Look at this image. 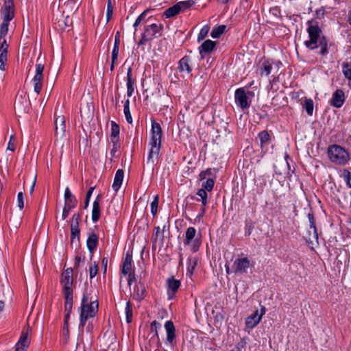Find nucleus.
I'll return each instance as SVG.
<instances>
[{
    "mask_svg": "<svg viewBox=\"0 0 351 351\" xmlns=\"http://www.w3.org/2000/svg\"><path fill=\"white\" fill-rule=\"evenodd\" d=\"M197 195L201 198L202 206H206L208 204V194L206 190L200 189L197 192Z\"/></svg>",
    "mask_w": 351,
    "mask_h": 351,
    "instance_id": "obj_33",
    "label": "nucleus"
},
{
    "mask_svg": "<svg viewBox=\"0 0 351 351\" xmlns=\"http://www.w3.org/2000/svg\"><path fill=\"white\" fill-rule=\"evenodd\" d=\"M111 132L110 136L111 140H118L120 128L118 124H117L114 121H111Z\"/></svg>",
    "mask_w": 351,
    "mask_h": 351,
    "instance_id": "obj_31",
    "label": "nucleus"
},
{
    "mask_svg": "<svg viewBox=\"0 0 351 351\" xmlns=\"http://www.w3.org/2000/svg\"><path fill=\"white\" fill-rule=\"evenodd\" d=\"M98 306L97 300H93L92 297L89 298L87 293L84 294L80 306V326H84L88 319L96 315Z\"/></svg>",
    "mask_w": 351,
    "mask_h": 351,
    "instance_id": "obj_2",
    "label": "nucleus"
},
{
    "mask_svg": "<svg viewBox=\"0 0 351 351\" xmlns=\"http://www.w3.org/2000/svg\"><path fill=\"white\" fill-rule=\"evenodd\" d=\"M61 284L63 287L64 294L73 293V269L67 268L62 274Z\"/></svg>",
    "mask_w": 351,
    "mask_h": 351,
    "instance_id": "obj_9",
    "label": "nucleus"
},
{
    "mask_svg": "<svg viewBox=\"0 0 351 351\" xmlns=\"http://www.w3.org/2000/svg\"><path fill=\"white\" fill-rule=\"evenodd\" d=\"M343 73L346 78L351 80V62L343 63Z\"/></svg>",
    "mask_w": 351,
    "mask_h": 351,
    "instance_id": "obj_37",
    "label": "nucleus"
},
{
    "mask_svg": "<svg viewBox=\"0 0 351 351\" xmlns=\"http://www.w3.org/2000/svg\"><path fill=\"white\" fill-rule=\"evenodd\" d=\"M134 82L127 81V95L128 97H131L134 93Z\"/></svg>",
    "mask_w": 351,
    "mask_h": 351,
    "instance_id": "obj_50",
    "label": "nucleus"
},
{
    "mask_svg": "<svg viewBox=\"0 0 351 351\" xmlns=\"http://www.w3.org/2000/svg\"><path fill=\"white\" fill-rule=\"evenodd\" d=\"M8 21H3L0 27V69L5 70L8 60V44L5 38L8 32Z\"/></svg>",
    "mask_w": 351,
    "mask_h": 351,
    "instance_id": "obj_5",
    "label": "nucleus"
},
{
    "mask_svg": "<svg viewBox=\"0 0 351 351\" xmlns=\"http://www.w3.org/2000/svg\"><path fill=\"white\" fill-rule=\"evenodd\" d=\"M304 108L306 110L308 115H312L313 112V101L311 99L306 98L304 100Z\"/></svg>",
    "mask_w": 351,
    "mask_h": 351,
    "instance_id": "obj_34",
    "label": "nucleus"
},
{
    "mask_svg": "<svg viewBox=\"0 0 351 351\" xmlns=\"http://www.w3.org/2000/svg\"><path fill=\"white\" fill-rule=\"evenodd\" d=\"M165 328L167 332V341L171 344L176 337V328L173 323L170 320L166 322Z\"/></svg>",
    "mask_w": 351,
    "mask_h": 351,
    "instance_id": "obj_20",
    "label": "nucleus"
},
{
    "mask_svg": "<svg viewBox=\"0 0 351 351\" xmlns=\"http://www.w3.org/2000/svg\"><path fill=\"white\" fill-rule=\"evenodd\" d=\"M226 29V26L225 25L215 27L211 32L210 36L213 38H218L225 32Z\"/></svg>",
    "mask_w": 351,
    "mask_h": 351,
    "instance_id": "obj_29",
    "label": "nucleus"
},
{
    "mask_svg": "<svg viewBox=\"0 0 351 351\" xmlns=\"http://www.w3.org/2000/svg\"><path fill=\"white\" fill-rule=\"evenodd\" d=\"M129 105H130V101H129V99H127L124 104L123 111H124V114H125V119H126L127 121L129 123H131L132 122V116L130 114Z\"/></svg>",
    "mask_w": 351,
    "mask_h": 351,
    "instance_id": "obj_36",
    "label": "nucleus"
},
{
    "mask_svg": "<svg viewBox=\"0 0 351 351\" xmlns=\"http://www.w3.org/2000/svg\"><path fill=\"white\" fill-rule=\"evenodd\" d=\"M162 128L160 124L155 121L152 122V138L149 143L151 146L147 157V163H154V158H157L161 145Z\"/></svg>",
    "mask_w": 351,
    "mask_h": 351,
    "instance_id": "obj_3",
    "label": "nucleus"
},
{
    "mask_svg": "<svg viewBox=\"0 0 351 351\" xmlns=\"http://www.w3.org/2000/svg\"><path fill=\"white\" fill-rule=\"evenodd\" d=\"M346 182H347V184L351 188V173L350 172H348V173H347Z\"/></svg>",
    "mask_w": 351,
    "mask_h": 351,
    "instance_id": "obj_64",
    "label": "nucleus"
},
{
    "mask_svg": "<svg viewBox=\"0 0 351 351\" xmlns=\"http://www.w3.org/2000/svg\"><path fill=\"white\" fill-rule=\"evenodd\" d=\"M234 99L236 104L242 109L247 108L250 106L248 98L244 88H240L236 90Z\"/></svg>",
    "mask_w": 351,
    "mask_h": 351,
    "instance_id": "obj_14",
    "label": "nucleus"
},
{
    "mask_svg": "<svg viewBox=\"0 0 351 351\" xmlns=\"http://www.w3.org/2000/svg\"><path fill=\"white\" fill-rule=\"evenodd\" d=\"M73 195H72L70 189L69 187H66L65 189V191H64V199H67V198H70L71 197H73Z\"/></svg>",
    "mask_w": 351,
    "mask_h": 351,
    "instance_id": "obj_59",
    "label": "nucleus"
},
{
    "mask_svg": "<svg viewBox=\"0 0 351 351\" xmlns=\"http://www.w3.org/2000/svg\"><path fill=\"white\" fill-rule=\"evenodd\" d=\"M80 228H71V241H74L75 238L77 241H79V234H80Z\"/></svg>",
    "mask_w": 351,
    "mask_h": 351,
    "instance_id": "obj_47",
    "label": "nucleus"
},
{
    "mask_svg": "<svg viewBox=\"0 0 351 351\" xmlns=\"http://www.w3.org/2000/svg\"><path fill=\"white\" fill-rule=\"evenodd\" d=\"M27 108V101L25 99L21 97L15 102V110L19 113L26 112Z\"/></svg>",
    "mask_w": 351,
    "mask_h": 351,
    "instance_id": "obj_25",
    "label": "nucleus"
},
{
    "mask_svg": "<svg viewBox=\"0 0 351 351\" xmlns=\"http://www.w3.org/2000/svg\"><path fill=\"white\" fill-rule=\"evenodd\" d=\"M308 217L309 223H310V229L313 230V239L309 237L308 240L312 243L315 241L317 243L318 234H317V230L315 228L313 216L311 214H308Z\"/></svg>",
    "mask_w": 351,
    "mask_h": 351,
    "instance_id": "obj_28",
    "label": "nucleus"
},
{
    "mask_svg": "<svg viewBox=\"0 0 351 351\" xmlns=\"http://www.w3.org/2000/svg\"><path fill=\"white\" fill-rule=\"evenodd\" d=\"M97 243L98 237L94 233L90 234L86 241L87 247L89 251L92 252L96 248Z\"/></svg>",
    "mask_w": 351,
    "mask_h": 351,
    "instance_id": "obj_27",
    "label": "nucleus"
},
{
    "mask_svg": "<svg viewBox=\"0 0 351 351\" xmlns=\"http://www.w3.org/2000/svg\"><path fill=\"white\" fill-rule=\"evenodd\" d=\"M100 217V197L97 196L93 204L92 220L96 222Z\"/></svg>",
    "mask_w": 351,
    "mask_h": 351,
    "instance_id": "obj_24",
    "label": "nucleus"
},
{
    "mask_svg": "<svg viewBox=\"0 0 351 351\" xmlns=\"http://www.w3.org/2000/svg\"><path fill=\"white\" fill-rule=\"evenodd\" d=\"M45 65L42 63H37L36 65V74L33 79L34 90L39 94L42 90L43 81V71Z\"/></svg>",
    "mask_w": 351,
    "mask_h": 351,
    "instance_id": "obj_10",
    "label": "nucleus"
},
{
    "mask_svg": "<svg viewBox=\"0 0 351 351\" xmlns=\"http://www.w3.org/2000/svg\"><path fill=\"white\" fill-rule=\"evenodd\" d=\"M160 327V324L157 321H153L151 323L150 328L151 331L154 333V336L157 337L158 341H159L158 328Z\"/></svg>",
    "mask_w": 351,
    "mask_h": 351,
    "instance_id": "obj_44",
    "label": "nucleus"
},
{
    "mask_svg": "<svg viewBox=\"0 0 351 351\" xmlns=\"http://www.w3.org/2000/svg\"><path fill=\"white\" fill-rule=\"evenodd\" d=\"M161 24L153 23L146 26L144 32L142 34L141 38L138 42L140 45H144L148 41L152 40L157 36V34L162 29Z\"/></svg>",
    "mask_w": 351,
    "mask_h": 351,
    "instance_id": "obj_6",
    "label": "nucleus"
},
{
    "mask_svg": "<svg viewBox=\"0 0 351 351\" xmlns=\"http://www.w3.org/2000/svg\"><path fill=\"white\" fill-rule=\"evenodd\" d=\"M271 69L272 66L271 64H269L268 62H265L263 64L262 68L261 69V74H265L266 75H268L271 73Z\"/></svg>",
    "mask_w": 351,
    "mask_h": 351,
    "instance_id": "obj_40",
    "label": "nucleus"
},
{
    "mask_svg": "<svg viewBox=\"0 0 351 351\" xmlns=\"http://www.w3.org/2000/svg\"><path fill=\"white\" fill-rule=\"evenodd\" d=\"M132 268V256L130 254L127 253L122 266V274L124 275L131 274Z\"/></svg>",
    "mask_w": 351,
    "mask_h": 351,
    "instance_id": "obj_23",
    "label": "nucleus"
},
{
    "mask_svg": "<svg viewBox=\"0 0 351 351\" xmlns=\"http://www.w3.org/2000/svg\"><path fill=\"white\" fill-rule=\"evenodd\" d=\"M147 12V10L144 11L143 13H141L138 16V18L136 19V20L135 21V22L134 23V27H136L140 25L141 21L145 19Z\"/></svg>",
    "mask_w": 351,
    "mask_h": 351,
    "instance_id": "obj_54",
    "label": "nucleus"
},
{
    "mask_svg": "<svg viewBox=\"0 0 351 351\" xmlns=\"http://www.w3.org/2000/svg\"><path fill=\"white\" fill-rule=\"evenodd\" d=\"M328 155L331 162L339 165L346 164L350 159L348 151L338 145L330 146L328 149Z\"/></svg>",
    "mask_w": 351,
    "mask_h": 351,
    "instance_id": "obj_4",
    "label": "nucleus"
},
{
    "mask_svg": "<svg viewBox=\"0 0 351 351\" xmlns=\"http://www.w3.org/2000/svg\"><path fill=\"white\" fill-rule=\"evenodd\" d=\"M265 313V308L263 306L261 309V312L256 310L253 314L248 316L245 320L246 327L248 328H253L255 327L260 322Z\"/></svg>",
    "mask_w": 351,
    "mask_h": 351,
    "instance_id": "obj_13",
    "label": "nucleus"
},
{
    "mask_svg": "<svg viewBox=\"0 0 351 351\" xmlns=\"http://www.w3.org/2000/svg\"><path fill=\"white\" fill-rule=\"evenodd\" d=\"M94 189V187H90L86 193L84 203V208H86L88 206L89 201Z\"/></svg>",
    "mask_w": 351,
    "mask_h": 351,
    "instance_id": "obj_52",
    "label": "nucleus"
},
{
    "mask_svg": "<svg viewBox=\"0 0 351 351\" xmlns=\"http://www.w3.org/2000/svg\"><path fill=\"white\" fill-rule=\"evenodd\" d=\"M82 257L80 256H75V263H74L75 267H79L80 263L82 261Z\"/></svg>",
    "mask_w": 351,
    "mask_h": 351,
    "instance_id": "obj_63",
    "label": "nucleus"
},
{
    "mask_svg": "<svg viewBox=\"0 0 351 351\" xmlns=\"http://www.w3.org/2000/svg\"><path fill=\"white\" fill-rule=\"evenodd\" d=\"M145 293L146 289L145 285L142 282H138L133 289V298L140 301L145 297Z\"/></svg>",
    "mask_w": 351,
    "mask_h": 351,
    "instance_id": "obj_18",
    "label": "nucleus"
},
{
    "mask_svg": "<svg viewBox=\"0 0 351 351\" xmlns=\"http://www.w3.org/2000/svg\"><path fill=\"white\" fill-rule=\"evenodd\" d=\"M135 277L132 274H128V283L129 286H131L132 282L134 280Z\"/></svg>",
    "mask_w": 351,
    "mask_h": 351,
    "instance_id": "obj_62",
    "label": "nucleus"
},
{
    "mask_svg": "<svg viewBox=\"0 0 351 351\" xmlns=\"http://www.w3.org/2000/svg\"><path fill=\"white\" fill-rule=\"evenodd\" d=\"M344 101L345 95L343 91L338 89L332 95L331 104L336 108H340L343 104Z\"/></svg>",
    "mask_w": 351,
    "mask_h": 351,
    "instance_id": "obj_17",
    "label": "nucleus"
},
{
    "mask_svg": "<svg viewBox=\"0 0 351 351\" xmlns=\"http://www.w3.org/2000/svg\"><path fill=\"white\" fill-rule=\"evenodd\" d=\"M251 266L252 265L248 258H238L233 263L234 272L235 274L246 273Z\"/></svg>",
    "mask_w": 351,
    "mask_h": 351,
    "instance_id": "obj_12",
    "label": "nucleus"
},
{
    "mask_svg": "<svg viewBox=\"0 0 351 351\" xmlns=\"http://www.w3.org/2000/svg\"><path fill=\"white\" fill-rule=\"evenodd\" d=\"M178 70L183 75H189L191 73V66L189 57L184 56L179 61Z\"/></svg>",
    "mask_w": 351,
    "mask_h": 351,
    "instance_id": "obj_19",
    "label": "nucleus"
},
{
    "mask_svg": "<svg viewBox=\"0 0 351 351\" xmlns=\"http://www.w3.org/2000/svg\"><path fill=\"white\" fill-rule=\"evenodd\" d=\"M98 272V264L94 262L89 268L90 278H93Z\"/></svg>",
    "mask_w": 351,
    "mask_h": 351,
    "instance_id": "obj_43",
    "label": "nucleus"
},
{
    "mask_svg": "<svg viewBox=\"0 0 351 351\" xmlns=\"http://www.w3.org/2000/svg\"><path fill=\"white\" fill-rule=\"evenodd\" d=\"M195 4L194 1L189 0L180 1L174 5L167 9L164 13L166 18H171L178 14L180 11L184 10Z\"/></svg>",
    "mask_w": 351,
    "mask_h": 351,
    "instance_id": "obj_7",
    "label": "nucleus"
},
{
    "mask_svg": "<svg viewBox=\"0 0 351 351\" xmlns=\"http://www.w3.org/2000/svg\"><path fill=\"white\" fill-rule=\"evenodd\" d=\"M307 24L309 39L304 42L305 46L311 50L320 47V54L325 55L328 53L327 42L324 37L322 36V31L317 22L308 21Z\"/></svg>",
    "mask_w": 351,
    "mask_h": 351,
    "instance_id": "obj_1",
    "label": "nucleus"
},
{
    "mask_svg": "<svg viewBox=\"0 0 351 351\" xmlns=\"http://www.w3.org/2000/svg\"><path fill=\"white\" fill-rule=\"evenodd\" d=\"M64 205L68 206L71 208H75L77 205V199L74 196L67 198L65 199V204Z\"/></svg>",
    "mask_w": 351,
    "mask_h": 351,
    "instance_id": "obj_49",
    "label": "nucleus"
},
{
    "mask_svg": "<svg viewBox=\"0 0 351 351\" xmlns=\"http://www.w3.org/2000/svg\"><path fill=\"white\" fill-rule=\"evenodd\" d=\"M210 173H211V170L207 169L206 171H203V172L200 173L199 177L202 180L205 179L206 177V175H210Z\"/></svg>",
    "mask_w": 351,
    "mask_h": 351,
    "instance_id": "obj_61",
    "label": "nucleus"
},
{
    "mask_svg": "<svg viewBox=\"0 0 351 351\" xmlns=\"http://www.w3.org/2000/svg\"><path fill=\"white\" fill-rule=\"evenodd\" d=\"M69 23H71V21L69 19V16H66L65 19L62 21H59V27H60L62 29H64L66 27L69 26Z\"/></svg>",
    "mask_w": 351,
    "mask_h": 351,
    "instance_id": "obj_53",
    "label": "nucleus"
},
{
    "mask_svg": "<svg viewBox=\"0 0 351 351\" xmlns=\"http://www.w3.org/2000/svg\"><path fill=\"white\" fill-rule=\"evenodd\" d=\"M158 236H160L161 237H163L162 236V232H161V230H160V227H156V228H155V233H154V239L156 241Z\"/></svg>",
    "mask_w": 351,
    "mask_h": 351,
    "instance_id": "obj_57",
    "label": "nucleus"
},
{
    "mask_svg": "<svg viewBox=\"0 0 351 351\" xmlns=\"http://www.w3.org/2000/svg\"><path fill=\"white\" fill-rule=\"evenodd\" d=\"M112 143V147L110 150V154L112 158L116 157V154L119 149L120 145L118 142V140H111Z\"/></svg>",
    "mask_w": 351,
    "mask_h": 351,
    "instance_id": "obj_41",
    "label": "nucleus"
},
{
    "mask_svg": "<svg viewBox=\"0 0 351 351\" xmlns=\"http://www.w3.org/2000/svg\"><path fill=\"white\" fill-rule=\"evenodd\" d=\"M124 178V171L123 169H118L115 173L114 182L112 184V189L115 192H117L120 189Z\"/></svg>",
    "mask_w": 351,
    "mask_h": 351,
    "instance_id": "obj_22",
    "label": "nucleus"
},
{
    "mask_svg": "<svg viewBox=\"0 0 351 351\" xmlns=\"http://www.w3.org/2000/svg\"><path fill=\"white\" fill-rule=\"evenodd\" d=\"M120 43V33L119 32H117L115 35L114 38V46H119Z\"/></svg>",
    "mask_w": 351,
    "mask_h": 351,
    "instance_id": "obj_60",
    "label": "nucleus"
},
{
    "mask_svg": "<svg viewBox=\"0 0 351 351\" xmlns=\"http://www.w3.org/2000/svg\"><path fill=\"white\" fill-rule=\"evenodd\" d=\"M113 13V7L111 3V1H108V5H107V12H106V19L107 21H109L112 16Z\"/></svg>",
    "mask_w": 351,
    "mask_h": 351,
    "instance_id": "obj_48",
    "label": "nucleus"
},
{
    "mask_svg": "<svg viewBox=\"0 0 351 351\" xmlns=\"http://www.w3.org/2000/svg\"><path fill=\"white\" fill-rule=\"evenodd\" d=\"M72 208H73L64 205V207L62 210V219H65L68 217L69 212Z\"/></svg>",
    "mask_w": 351,
    "mask_h": 351,
    "instance_id": "obj_56",
    "label": "nucleus"
},
{
    "mask_svg": "<svg viewBox=\"0 0 351 351\" xmlns=\"http://www.w3.org/2000/svg\"><path fill=\"white\" fill-rule=\"evenodd\" d=\"M159 202V196L157 195L154 197V200L151 203V213L153 215H156L158 210Z\"/></svg>",
    "mask_w": 351,
    "mask_h": 351,
    "instance_id": "obj_39",
    "label": "nucleus"
},
{
    "mask_svg": "<svg viewBox=\"0 0 351 351\" xmlns=\"http://www.w3.org/2000/svg\"><path fill=\"white\" fill-rule=\"evenodd\" d=\"M168 284V294L169 298H172L174 293L177 291L180 286V282L176 280L173 277H171L167 280Z\"/></svg>",
    "mask_w": 351,
    "mask_h": 351,
    "instance_id": "obj_21",
    "label": "nucleus"
},
{
    "mask_svg": "<svg viewBox=\"0 0 351 351\" xmlns=\"http://www.w3.org/2000/svg\"><path fill=\"white\" fill-rule=\"evenodd\" d=\"M209 30H210V28L208 25L204 26L201 29V30L198 34V40H203L207 36Z\"/></svg>",
    "mask_w": 351,
    "mask_h": 351,
    "instance_id": "obj_45",
    "label": "nucleus"
},
{
    "mask_svg": "<svg viewBox=\"0 0 351 351\" xmlns=\"http://www.w3.org/2000/svg\"><path fill=\"white\" fill-rule=\"evenodd\" d=\"M125 312L126 316V321L128 323H130L132 322V309L130 302H128L126 304Z\"/></svg>",
    "mask_w": 351,
    "mask_h": 351,
    "instance_id": "obj_38",
    "label": "nucleus"
},
{
    "mask_svg": "<svg viewBox=\"0 0 351 351\" xmlns=\"http://www.w3.org/2000/svg\"><path fill=\"white\" fill-rule=\"evenodd\" d=\"M65 304L64 309L68 314H70L72 310L73 306V293L64 294Z\"/></svg>",
    "mask_w": 351,
    "mask_h": 351,
    "instance_id": "obj_30",
    "label": "nucleus"
},
{
    "mask_svg": "<svg viewBox=\"0 0 351 351\" xmlns=\"http://www.w3.org/2000/svg\"><path fill=\"white\" fill-rule=\"evenodd\" d=\"M17 202L18 206L20 209L23 208L24 207V199H23V193L22 192H19L17 195Z\"/></svg>",
    "mask_w": 351,
    "mask_h": 351,
    "instance_id": "obj_51",
    "label": "nucleus"
},
{
    "mask_svg": "<svg viewBox=\"0 0 351 351\" xmlns=\"http://www.w3.org/2000/svg\"><path fill=\"white\" fill-rule=\"evenodd\" d=\"M119 50V46H114L112 52V60H113V62H115L118 58Z\"/></svg>",
    "mask_w": 351,
    "mask_h": 351,
    "instance_id": "obj_55",
    "label": "nucleus"
},
{
    "mask_svg": "<svg viewBox=\"0 0 351 351\" xmlns=\"http://www.w3.org/2000/svg\"><path fill=\"white\" fill-rule=\"evenodd\" d=\"M14 138L12 136H10V140L8 143V149L9 150H11V151H14V149H15V146H14V143L12 142V141H14Z\"/></svg>",
    "mask_w": 351,
    "mask_h": 351,
    "instance_id": "obj_58",
    "label": "nucleus"
},
{
    "mask_svg": "<svg viewBox=\"0 0 351 351\" xmlns=\"http://www.w3.org/2000/svg\"><path fill=\"white\" fill-rule=\"evenodd\" d=\"M258 138L260 139L261 145L262 147L268 145L269 143L270 136L269 133L265 130L262 131L258 134Z\"/></svg>",
    "mask_w": 351,
    "mask_h": 351,
    "instance_id": "obj_32",
    "label": "nucleus"
},
{
    "mask_svg": "<svg viewBox=\"0 0 351 351\" xmlns=\"http://www.w3.org/2000/svg\"><path fill=\"white\" fill-rule=\"evenodd\" d=\"M65 118L63 115L57 116L55 120V134L57 138H63L66 131Z\"/></svg>",
    "mask_w": 351,
    "mask_h": 351,
    "instance_id": "obj_16",
    "label": "nucleus"
},
{
    "mask_svg": "<svg viewBox=\"0 0 351 351\" xmlns=\"http://www.w3.org/2000/svg\"><path fill=\"white\" fill-rule=\"evenodd\" d=\"M215 182L213 179L208 178L205 182L202 184V188L208 191H212L214 186Z\"/></svg>",
    "mask_w": 351,
    "mask_h": 351,
    "instance_id": "obj_42",
    "label": "nucleus"
},
{
    "mask_svg": "<svg viewBox=\"0 0 351 351\" xmlns=\"http://www.w3.org/2000/svg\"><path fill=\"white\" fill-rule=\"evenodd\" d=\"M2 15L3 21L10 22L14 16V3L12 0H5L4 5L2 9Z\"/></svg>",
    "mask_w": 351,
    "mask_h": 351,
    "instance_id": "obj_15",
    "label": "nucleus"
},
{
    "mask_svg": "<svg viewBox=\"0 0 351 351\" xmlns=\"http://www.w3.org/2000/svg\"><path fill=\"white\" fill-rule=\"evenodd\" d=\"M80 220V215L79 214H74L72 217L71 228H79Z\"/></svg>",
    "mask_w": 351,
    "mask_h": 351,
    "instance_id": "obj_46",
    "label": "nucleus"
},
{
    "mask_svg": "<svg viewBox=\"0 0 351 351\" xmlns=\"http://www.w3.org/2000/svg\"><path fill=\"white\" fill-rule=\"evenodd\" d=\"M196 234V230L193 227L187 228L185 234V239L184 244L190 247L191 250L195 252L198 250L200 243L195 239Z\"/></svg>",
    "mask_w": 351,
    "mask_h": 351,
    "instance_id": "obj_8",
    "label": "nucleus"
},
{
    "mask_svg": "<svg viewBox=\"0 0 351 351\" xmlns=\"http://www.w3.org/2000/svg\"><path fill=\"white\" fill-rule=\"evenodd\" d=\"M216 43L211 40H206L199 47L200 53H210L215 48Z\"/></svg>",
    "mask_w": 351,
    "mask_h": 351,
    "instance_id": "obj_26",
    "label": "nucleus"
},
{
    "mask_svg": "<svg viewBox=\"0 0 351 351\" xmlns=\"http://www.w3.org/2000/svg\"><path fill=\"white\" fill-rule=\"evenodd\" d=\"M188 264L187 274L191 276L197 264V260L195 258H189L188 259Z\"/></svg>",
    "mask_w": 351,
    "mask_h": 351,
    "instance_id": "obj_35",
    "label": "nucleus"
},
{
    "mask_svg": "<svg viewBox=\"0 0 351 351\" xmlns=\"http://www.w3.org/2000/svg\"><path fill=\"white\" fill-rule=\"evenodd\" d=\"M32 332V329L29 326H27L25 330L22 331L20 339L16 345L15 351H26L29 346L30 340L29 336Z\"/></svg>",
    "mask_w": 351,
    "mask_h": 351,
    "instance_id": "obj_11",
    "label": "nucleus"
}]
</instances>
